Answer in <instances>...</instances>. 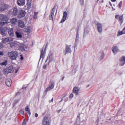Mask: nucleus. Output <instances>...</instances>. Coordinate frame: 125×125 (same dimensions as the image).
I'll use <instances>...</instances> for the list:
<instances>
[{
	"mask_svg": "<svg viewBox=\"0 0 125 125\" xmlns=\"http://www.w3.org/2000/svg\"><path fill=\"white\" fill-rule=\"evenodd\" d=\"M5 83L7 86H8L9 87L11 86V84H12L11 79H8L6 80Z\"/></svg>",
	"mask_w": 125,
	"mask_h": 125,
	"instance_id": "aec40b11",
	"label": "nucleus"
},
{
	"mask_svg": "<svg viewBox=\"0 0 125 125\" xmlns=\"http://www.w3.org/2000/svg\"><path fill=\"white\" fill-rule=\"evenodd\" d=\"M122 5H123V1H121L120 3L118 4V7L119 8H121L122 7Z\"/></svg>",
	"mask_w": 125,
	"mask_h": 125,
	"instance_id": "2f4dec72",
	"label": "nucleus"
},
{
	"mask_svg": "<svg viewBox=\"0 0 125 125\" xmlns=\"http://www.w3.org/2000/svg\"><path fill=\"white\" fill-rule=\"evenodd\" d=\"M25 111L27 112V114H28L29 116L31 115V111H30V108H29V106H26Z\"/></svg>",
	"mask_w": 125,
	"mask_h": 125,
	"instance_id": "cd10ccee",
	"label": "nucleus"
},
{
	"mask_svg": "<svg viewBox=\"0 0 125 125\" xmlns=\"http://www.w3.org/2000/svg\"><path fill=\"white\" fill-rule=\"evenodd\" d=\"M15 102H16L17 103H18V102H19V101H17V100H15Z\"/></svg>",
	"mask_w": 125,
	"mask_h": 125,
	"instance_id": "603ef678",
	"label": "nucleus"
},
{
	"mask_svg": "<svg viewBox=\"0 0 125 125\" xmlns=\"http://www.w3.org/2000/svg\"><path fill=\"white\" fill-rule=\"evenodd\" d=\"M77 39H79V30H78L77 34H76Z\"/></svg>",
	"mask_w": 125,
	"mask_h": 125,
	"instance_id": "a19ab883",
	"label": "nucleus"
},
{
	"mask_svg": "<svg viewBox=\"0 0 125 125\" xmlns=\"http://www.w3.org/2000/svg\"><path fill=\"white\" fill-rule=\"evenodd\" d=\"M8 33L9 37H14L15 33H14V30L12 28H9L8 29Z\"/></svg>",
	"mask_w": 125,
	"mask_h": 125,
	"instance_id": "0eeeda50",
	"label": "nucleus"
},
{
	"mask_svg": "<svg viewBox=\"0 0 125 125\" xmlns=\"http://www.w3.org/2000/svg\"><path fill=\"white\" fill-rule=\"evenodd\" d=\"M121 66H124L125 64V56H122L120 59Z\"/></svg>",
	"mask_w": 125,
	"mask_h": 125,
	"instance_id": "a211bd4d",
	"label": "nucleus"
},
{
	"mask_svg": "<svg viewBox=\"0 0 125 125\" xmlns=\"http://www.w3.org/2000/svg\"><path fill=\"white\" fill-rule=\"evenodd\" d=\"M67 16H68V13L66 11L64 12L61 21V23H63V22H65V21H66Z\"/></svg>",
	"mask_w": 125,
	"mask_h": 125,
	"instance_id": "ddd939ff",
	"label": "nucleus"
},
{
	"mask_svg": "<svg viewBox=\"0 0 125 125\" xmlns=\"http://www.w3.org/2000/svg\"><path fill=\"white\" fill-rule=\"evenodd\" d=\"M9 8V5L6 4H1L0 5V11L2 12V11H5V10H7Z\"/></svg>",
	"mask_w": 125,
	"mask_h": 125,
	"instance_id": "20e7f679",
	"label": "nucleus"
},
{
	"mask_svg": "<svg viewBox=\"0 0 125 125\" xmlns=\"http://www.w3.org/2000/svg\"><path fill=\"white\" fill-rule=\"evenodd\" d=\"M25 32L26 33H28V34H30L31 33V32H32V30H31V27H27L25 30Z\"/></svg>",
	"mask_w": 125,
	"mask_h": 125,
	"instance_id": "bb28decb",
	"label": "nucleus"
},
{
	"mask_svg": "<svg viewBox=\"0 0 125 125\" xmlns=\"http://www.w3.org/2000/svg\"><path fill=\"white\" fill-rule=\"evenodd\" d=\"M37 16H38V12H35L34 16L33 17L34 19H37Z\"/></svg>",
	"mask_w": 125,
	"mask_h": 125,
	"instance_id": "7c9ffc66",
	"label": "nucleus"
},
{
	"mask_svg": "<svg viewBox=\"0 0 125 125\" xmlns=\"http://www.w3.org/2000/svg\"><path fill=\"white\" fill-rule=\"evenodd\" d=\"M111 1H112V2H115V1H116V0H111Z\"/></svg>",
	"mask_w": 125,
	"mask_h": 125,
	"instance_id": "3c124183",
	"label": "nucleus"
},
{
	"mask_svg": "<svg viewBox=\"0 0 125 125\" xmlns=\"http://www.w3.org/2000/svg\"><path fill=\"white\" fill-rule=\"evenodd\" d=\"M124 16V15H123L122 16H119V15H116L115 16V18L117 19L118 18L119 21H121V24H122V23H123V17Z\"/></svg>",
	"mask_w": 125,
	"mask_h": 125,
	"instance_id": "393cba45",
	"label": "nucleus"
},
{
	"mask_svg": "<svg viewBox=\"0 0 125 125\" xmlns=\"http://www.w3.org/2000/svg\"><path fill=\"white\" fill-rule=\"evenodd\" d=\"M99 3H103V2H104V0H102L101 1H100Z\"/></svg>",
	"mask_w": 125,
	"mask_h": 125,
	"instance_id": "a18cd8bd",
	"label": "nucleus"
},
{
	"mask_svg": "<svg viewBox=\"0 0 125 125\" xmlns=\"http://www.w3.org/2000/svg\"><path fill=\"white\" fill-rule=\"evenodd\" d=\"M8 56L11 60H16L17 56H18V53L16 51L9 52L8 53Z\"/></svg>",
	"mask_w": 125,
	"mask_h": 125,
	"instance_id": "f03ea898",
	"label": "nucleus"
},
{
	"mask_svg": "<svg viewBox=\"0 0 125 125\" xmlns=\"http://www.w3.org/2000/svg\"><path fill=\"white\" fill-rule=\"evenodd\" d=\"M1 40L2 43H6V42H13V41H14V38L11 37H7L2 38Z\"/></svg>",
	"mask_w": 125,
	"mask_h": 125,
	"instance_id": "7ed1b4c3",
	"label": "nucleus"
},
{
	"mask_svg": "<svg viewBox=\"0 0 125 125\" xmlns=\"http://www.w3.org/2000/svg\"><path fill=\"white\" fill-rule=\"evenodd\" d=\"M112 51L113 53H116L120 51L119 50V49H118V47H117V46H113L112 47Z\"/></svg>",
	"mask_w": 125,
	"mask_h": 125,
	"instance_id": "a878e982",
	"label": "nucleus"
},
{
	"mask_svg": "<svg viewBox=\"0 0 125 125\" xmlns=\"http://www.w3.org/2000/svg\"><path fill=\"white\" fill-rule=\"evenodd\" d=\"M7 61L5 60L4 62L0 63L1 66H6L7 65Z\"/></svg>",
	"mask_w": 125,
	"mask_h": 125,
	"instance_id": "c85d7f7f",
	"label": "nucleus"
},
{
	"mask_svg": "<svg viewBox=\"0 0 125 125\" xmlns=\"http://www.w3.org/2000/svg\"><path fill=\"white\" fill-rule=\"evenodd\" d=\"M73 97H74V94H73V93L70 94L69 95V98H73Z\"/></svg>",
	"mask_w": 125,
	"mask_h": 125,
	"instance_id": "58836bf2",
	"label": "nucleus"
},
{
	"mask_svg": "<svg viewBox=\"0 0 125 125\" xmlns=\"http://www.w3.org/2000/svg\"><path fill=\"white\" fill-rule=\"evenodd\" d=\"M6 23H7V21L1 22H0V25L1 26H2L3 25H4V24H6Z\"/></svg>",
	"mask_w": 125,
	"mask_h": 125,
	"instance_id": "c9c22d12",
	"label": "nucleus"
},
{
	"mask_svg": "<svg viewBox=\"0 0 125 125\" xmlns=\"http://www.w3.org/2000/svg\"><path fill=\"white\" fill-rule=\"evenodd\" d=\"M64 79H65V77H62V81H63Z\"/></svg>",
	"mask_w": 125,
	"mask_h": 125,
	"instance_id": "8fccbe9b",
	"label": "nucleus"
},
{
	"mask_svg": "<svg viewBox=\"0 0 125 125\" xmlns=\"http://www.w3.org/2000/svg\"><path fill=\"white\" fill-rule=\"evenodd\" d=\"M79 40V38H77V37L75 39V42H78V41Z\"/></svg>",
	"mask_w": 125,
	"mask_h": 125,
	"instance_id": "49530a36",
	"label": "nucleus"
},
{
	"mask_svg": "<svg viewBox=\"0 0 125 125\" xmlns=\"http://www.w3.org/2000/svg\"><path fill=\"white\" fill-rule=\"evenodd\" d=\"M18 5L20 6L25 5L26 3V0H18L17 1Z\"/></svg>",
	"mask_w": 125,
	"mask_h": 125,
	"instance_id": "4468645a",
	"label": "nucleus"
},
{
	"mask_svg": "<svg viewBox=\"0 0 125 125\" xmlns=\"http://www.w3.org/2000/svg\"><path fill=\"white\" fill-rule=\"evenodd\" d=\"M46 68V65H44L43 66V69H45Z\"/></svg>",
	"mask_w": 125,
	"mask_h": 125,
	"instance_id": "de8ad7c7",
	"label": "nucleus"
},
{
	"mask_svg": "<svg viewBox=\"0 0 125 125\" xmlns=\"http://www.w3.org/2000/svg\"><path fill=\"white\" fill-rule=\"evenodd\" d=\"M6 32V28H0V33H1V34L2 35V36L5 37L6 36V33H5Z\"/></svg>",
	"mask_w": 125,
	"mask_h": 125,
	"instance_id": "dca6fc26",
	"label": "nucleus"
},
{
	"mask_svg": "<svg viewBox=\"0 0 125 125\" xmlns=\"http://www.w3.org/2000/svg\"><path fill=\"white\" fill-rule=\"evenodd\" d=\"M25 15L26 12L24 10H21L20 11V13L18 15V18H19V19H21V18L25 17Z\"/></svg>",
	"mask_w": 125,
	"mask_h": 125,
	"instance_id": "423d86ee",
	"label": "nucleus"
},
{
	"mask_svg": "<svg viewBox=\"0 0 125 125\" xmlns=\"http://www.w3.org/2000/svg\"><path fill=\"white\" fill-rule=\"evenodd\" d=\"M10 46L12 48H15V49H21V50H25L24 48V44L21 43L19 42L14 41L10 43Z\"/></svg>",
	"mask_w": 125,
	"mask_h": 125,
	"instance_id": "f257e3e1",
	"label": "nucleus"
},
{
	"mask_svg": "<svg viewBox=\"0 0 125 125\" xmlns=\"http://www.w3.org/2000/svg\"><path fill=\"white\" fill-rule=\"evenodd\" d=\"M71 46H66L65 48V55L67 54V53H71L72 51L71 50Z\"/></svg>",
	"mask_w": 125,
	"mask_h": 125,
	"instance_id": "4be33fe9",
	"label": "nucleus"
},
{
	"mask_svg": "<svg viewBox=\"0 0 125 125\" xmlns=\"http://www.w3.org/2000/svg\"><path fill=\"white\" fill-rule=\"evenodd\" d=\"M6 71H7V70L5 69V70H4V72H6Z\"/></svg>",
	"mask_w": 125,
	"mask_h": 125,
	"instance_id": "5fc2aeb1",
	"label": "nucleus"
},
{
	"mask_svg": "<svg viewBox=\"0 0 125 125\" xmlns=\"http://www.w3.org/2000/svg\"><path fill=\"white\" fill-rule=\"evenodd\" d=\"M4 54V52L3 51H0V56H3Z\"/></svg>",
	"mask_w": 125,
	"mask_h": 125,
	"instance_id": "e433bc0d",
	"label": "nucleus"
},
{
	"mask_svg": "<svg viewBox=\"0 0 125 125\" xmlns=\"http://www.w3.org/2000/svg\"><path fill=\"white\" fill-rule=\"evenodd\" d=\"M79 119V120H81V114H78V116H77V120Z\"/></svg>",
	"mask_w": 125,
	"mask_h": 125,
	"instance_id": "4c0bfd02",
	"label": "nucleus"
},
{
	"mask_svg": "<svg viewBox=\"0 0 125 125\" xmlns=\"http://www.w3.org/2000/svg\"><path fill=\"white\" fill-rule=\"evenodd\" d=\"M50 102H53V98H52L51 101H49V103H50Z\"/></svg>",
	"mask_w": 125,
	"mask_h": 125,
	"instance_id": "09e8293b",
	"label": "nucleus"
},
{
	"mask_svg": "<svg viewBox=\"0 0 125 125\" xmlns=\"http://www.w3.org/2000/svg\"><path fill=\"white\" fill-rule=\"evenodd\" d=\"M52 58H53V56L52 55V54H51L48 56L47 59L50 60V61L51 60H52Z\"/></svg>",
	"mask_w": 125,
	"mask_h": 125,
	"instance_id": "c756f323",
	"label": "nucleus"
},
{
	"mask_svg": "<svg viewBox=\"0 0 125 125\" xmlns=\"http://www.w3.org/2000/svg\"><path fill=\"white\" fill-rule=\"evenodd\" d=\"M18 26L22 29L25 27V22L24 21L20 20L18 21Z\"/></svg>",
	"mask_w": 125,
	"mask_h": 125,
	"instance_id": "9b49d317",
	"label": "nucleus"
},
{
	"mask_svg": "<svg viewBox=\"0 0 125 125\" xmlns=\"http://www.w3.org/2000/svg\"><path fill=\"white\" fill-rule=\"evenodd\" d=\"M0 20L1 21H6V20H8V18H7L4 15H0Z\"/></svg>",
	"mask_w": 125,
	"mask_h": 125,
	"instance_id": "6ab92c4d",
	"label": "nucleus"
},
{
	"mask_svg": "<svg viewBox=\"0 0 125 125\" xmlns=\"http://www.w3.org/2000/svg\"><path fill=\"white\" fill-rule=\"evenodd\" d=\"M26 9H30L31 6H32V0H26Z\"/></svg>",
	"mask_w": 125,
	"mask_h": 125,
	"instance_id": "f3484780",
	"label": "nucleus"
},
{
	"mask_svg": "<svg viewBox=\"0 0 125 125\" xmlns=\"http://www.w3.org/2000/svg\"><path fill=\"white\" fill-rule=\"evenodd\" d=\"M54 82H50L49 85L48 87H47L45 90L46 92V94L47 92V91H49V90H51V89H53L54 88Z\"/></svg>",
	"mask_w": 125,
	"mask_h": 125,
	"instance_id": "39448f33",
	"label": "nucleus"
},
{
	"mask_svg": "<svg viewBox=\"0 0 125 125\" xmlns=\"http://www.w3.org/2000/svg\"><path fill=\"white\" fill-rule=\"evenodd\" d=\"M97 27L98 28V32L101 33V32H102V24L100 23H98L97 24Z\"/></svg>",
	"mask_w": 125,
	"mask_h": 125,
	"instance_id": "5701e85b",
	"label": "nucleus"
},
{
	"mask_svg": "<svg viewBox=\"0 0 125 125\" xmlns=\"http://www.w3.org/2000/svg\"><path fill=\"white\" fill-rule=\"evenodd\" d=\"M60 111H61V109H60V110L58 111V113H60Z\"/></svg>",
	"mask_w": 125,
	"mask_h": 125,
	"instance_id": "864d4df0",
	"label": "nucleus"
},
{
	"mask_svg": "<svg viewBox=\"0 0 125 125\" xmlns=\"http://www.w3.org/2000/svg\"><path fill=\"white\" fill-rule=\"evenodd\" d=\"M20 56H21L20 58L21 60H23V59H24V58L23 57V56H22V55H21Z\"/></svg>",
	"mask_w": 125,
	"mask_h": 125,
	"instance_id": "37998d69",
	"label": "nucleus"
},
{
	"mask_svg": "<svg viewBox=\"0 0 125 125\" xmlns=\"http://www.w3.org/2000/svg\"><path fill=\"white\" fill-rule=\"evenodd\" d=\"M18 13H19V10H18V8H17V7H15L12 12L13 15H14V16H17V15H18Z\"/></svg>",
	"mask_w": 125,
	"mask_h": 125,
	"instance_id": "9d476101",
	"label": "nucleus"
},
{
	"mask_svg": "<svg viewBox=\"0 0 125 125\" xmlns=\"http://www.w3.org/2000/svg\"><path fill=\"white\" fill-rule=\"evenodd\" d=\"M20 114H21L22 116H24V110L23 109H21L20 111Z\"/></svg>",
	"mask_w": 125,
	"mask_h": 125,
	"instance_id": "473e14b6",
	"label": "nucleus"
},
{
	"mask_svg": "<svg viewBox=\"0 0 125 125\" xmlns=\"http://www.w3.org/2000/svg\"><path fill=\"white\" fill-rule=\"evenodd\" d=\"M55 11V9L53 8L52 10V11L51 12V14H50L49 16V20H53V17L54 16V12Z\"/></svg>",
	"mask_w": 125,
	"mask_h": 125,
	"instance_id": "2eb2a0df",
	"label": "nucleus"
},
{
	"mask_svg": "<svg viewBox=\"0 0 125 125\" xmlns=\"http://www.w3.org/2000/svg\"><path fill=\"white\" fill-rule=\"evenodd\" d=\"M80 3L81 5H83L84 1L83 0H80Z\"/></svg>",
	"mask_w": 125,
	"mask_h": 125,
	"instance_id": "f704fd0d",
	"label": "nucleus"
},
{
	"mask_svg": "<svg viewBox=\"0 0 125 125\" xmlns=\"http://www.w3.org/2000/svg\"><path fill=\"white\" fill-rule=\"evenodd\" d=\"M10 22L11 24H13V25H15L16 24V22H17V19L16 18H13L10 20Z\"/></svg>",
	"mask_w": 125,
	"mask_h": 125,
	"instance_id": "b1692460",
	"label": "nucleus"
},
{
	"mask_svg": "<svg viewBox=\"0 0 125 125\" xmlns=\"http://www.w3.org/2000/svg\"><path fill=\"white\" fill-rule=\"evenodd\" d=\"M22 125H26V121H25V119L23 120Z\"/></svg>",
	"mask_w": 125,
	"mask_h": 125,
	"instance_id": "79ce46f5",
	"label": "nucleus"
},
{
	"mask_svg": "<svg viewBox=\"0 0 125 125\" xmlns=\"http://www.w3.org/2000/svg\"><path fill=\"white\" fill-rule=\"evenodd\" d=\"M97 1H99V0H97Z\"/></svg>",
	"mask_w": 125,
	"mask_h": 125,
	"instance_id": "6e6d98bb",
	"label": "nucleus"
},
{
	"mask_svg": "<svg viewBox=\"0 0 125 125\" xmlns=\"http://www.w3.org/2000/svg\"><path fill=\"white\" fill-rule=\"evenodd\" d=\"M43 57V50H42L41 52L40 58Z\"/></svg>",
	"mask_w": 125,
	"mask_h": 125,
	"instance_id": "72a5a7b5",
	"label": "nucleus"
},
{
	"mask_svg": "<svg viewBox=\"0 0 125 125\" xmlns=\"http://www.w3.org/2000/svg\"><path fill=\"white\" fill-rule=\"evenodd\" d=\"M80 90H81L80 88L78 87H75L73 88V92L76 95H79V94H80Z\"/></svg>",
	"mask_w": 125,
	"mask_h": 125,
	"instance_id": "1a4fd4ad",
	"label": "nucleus"
},
{
	"mask_svg": "<svg viewBox=\"0 0 125 125\" xmlns=\"http://www.w3.org/2000/svg\"><path fill=\"white\" fill-rule=\"evenodd\" d=\"M35 117L36 118H38V117H39V114H38V113H35Z\"/></svg>",
	"mask_w": 125,
	"mask_h": 125,
	"instance_id": "c03bdc74",
	"label": "nucleus"
},
{
	"mask_svg": "<svg viewBox=\"0 0 125 125\" xmlns=\"http://www.w3.org/2000/svg\"><path fill=\"white\" fill-rule=\"evenodd\" d=\"M3 47V44L0 43V48H2Z\"/></svg>",
	"mask_w": 125,
	"mask_h": 125,
	"instance_id": "ea45409f",
	"label": "nucleus"
},
{
	"mask_svg": "<svg viewBox=\"0 0 125 125\" xmlns=\"http://www.w3.org/2000/svg\"><path fill=\"white\" fill-rule=\"evenodd\" d=\"M8 69L10 71V73H17L18 72V70L16 69V68L14 67H13V66L11 65L9 67Z\"/></svg>",
	"mask_w": 125,
	"mask_h": 125,
	"instance_id": "f8f14e48",
	"label": "nucleus"
},
{
	"mask_svg": "<svg viewBox=\"0 0 125 125\" xmlns=\"http://www.w3.org/2000/svg\"><path fill=\"white\" fill-rule=\"evenodd\" d=\"M16 36L17 39H22V34L19 30H18L16 32Z\"/></svg>",
	"mask_w": 125,
	"mask_h": 125,
	"instance_id": "412c9836",
	"label": "nucleus"
},
{
	"mask_svg": "<svg viewBox=\"0 0 125 125\" xmlns=\"http://www.w3.org/2000/svg\"><path fill=\"white\" fill-rule=\"evenodd\" d=\"M42 125H49V120L46 117H44L42 120Z\"/></svg>",
	"mask_w": 125,
	"mask_h": 125,
	"instance_id": "6e6552de",
	"label": "nucleus"
}]
</instances>
